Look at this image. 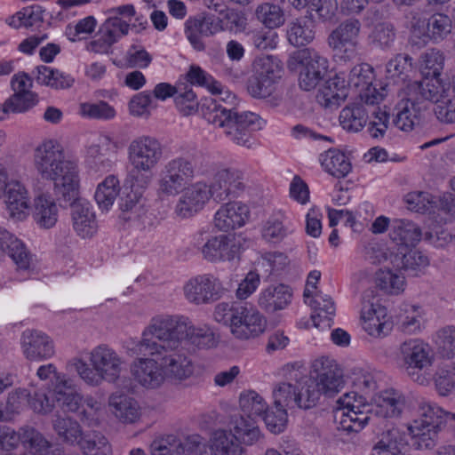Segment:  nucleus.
Listing matches in <instances>:
<instances>
[{
	"label": "nucleus",
	"mask_w": 455,
	"mask_h": 455,
	"mask_svg": "<svg viewBox=\"0 0 455 455\" xmlns=\"http://www.w3.org/2000/svg\"><path fill=\"white\" fill-rule=\"evenodd\" d=\"M154 319L162 325L168 323L170 334H172L176 328L180 329V325L185 326L183 333L179 335L180 344L183 339H188L191 344L201 348H210L217 344L215 334L210 327H195L189 318L184 315H162Z\"/></svg>",
	"instance_id": "nucleus-11"
},
{
	"label": "nucleus",
	"mask_w": 455,
	"mask_h": 455,
	"mask_svg": "<svg viewBox=\"0 0 455 455\" xmlns=\"http://www.w3.org/2000/svg\"><path fill=\"white\" fill-rule=\"evenodd\" d=\"M435 343L442 356L453 357L455 355V326L448 325L439 330L436 332Z\"/></svg>",
	"instance_id": "nucleus-64"
},
{
	"label": "nucleus",
	"mask_w": 455,
	"mask_h": 455,
	"mask_svg": "<svg viewBox=\"0 0 455 455\" xmlns=\"http://www.w3.org/2000/svg\"><path fill=\"white\" fill-rule=\"evenodd\" d=\"M361 21L354 17L343 20L329 34L327 43L335 58L345 62L357 56Z\"/></svg>",
	"instance_id": "nucleus-8"
},
{
	"label": "nucleus",
	"mask_w": 455,
	"mask_h": 455,
	"mask_svg": "<svg viewBox=\"0 0 455 455\" xmlns=\"http://www.w3.org/2000/svg\"><path fill=\"white\" fill-rule=\"evenodd\" d=\"M118 205L122 220L138 222L144 226L147 209L145 207L146 198L143 196V193L123 187L119 194Z\"/></svg>",
	"instance_id": "nucleus-25"
},
{
	"label": "nucleus",
	"mask_w": 455,
	"mask_h": 455,
	"mask_svg": "<svg viewBox=\"0 0 455 455\" xmlns=\"http://www.w3.org/2000/svg\"><path fill=\"white\" fill-rule=\"evenodd\" d=\"M256 20L267 28L275 29L283 26L285 22V15L283 8L273 3H262L254 11Z\"/></svg>",
	"instance_id": "nucleus-47"
},
{
	"label": "nucleus",
	"mask_w": 455,
	"mask_h": 455,
	"mask_svg": "<svg viewBox=\"0 0 455 455\" xmlns=\"http://www.w3.org/2000/svg\"><path fill=\"white\" fill-rule=\"evenodd\" d=\"M52 427L59 438L67 443L79 444L84 436L79 423L69 417H57L52 421Z\"/></svg>",
	"instance_id": "nucleus-51"
},
{
	"label": "nucleus",
	"mask_w": 455,
	"mask_h": 455,
	"mask_svg": "<svg viewBox=\"0 0 455 455\" xmlns=\"http://www.w3.org/2000/svg\"><path fill=\"white\" fill-rule=\"evenodd\" d=\"M371 404H363V408L372 416L379 418H397L403 411L404 397L395 389H386L376 394L371 399Z\"/></svg>",
	"instance_id": "nucleus-21"
},
{
	"label": "nucleus",
	"mask_w": 455,
	"mask_h": 455,
	"mask_svg": "<svg viewBox=\"0 0 455 455\" xmlns=\"http://www.w3.org/2000/svg\"><path fill=\"white\" fill-rule=\"evenodd\" d=\"M403 90L405 105L395 116L393 124L401 131L410 132L421 126L427 112L425 100L432 94L415 83H407Z\"/></svg>",
	"instance_id": "nucleus-7"
},
{
	"label": "nucleus",
	"mask_w": 455,
	"mask_h": 455,
	"mask_svg": "<svg viewBox=\"0 0 455 455\" xmlns=\"http://www.w3.org/2000/svg\"><path fill=\"white\" fill-rule=\"evenodd\" d=\"M323 395L315 379L305 378L296 383L297 407L309 410L316 406L320 397Z\"/></svg>",
	"instance_id": "nucleus-44"
},
{
	"label": "nucleus",
	"mask_w": 455,
	"mask_h": 455,
	"mask_svg": "<svg viewBox=\"0 0 455 455\" xmlns=\"http://www.w3.org/2000/svg\"><path fill=\"white\" fill-rule=\"evenodd\" d=\"M320 161L325 172L337 179L345 178L352 170V164L347 156L335 148H331L321 155Z\"/></svg>",
	"instance_id": "nucleus-41"
},
{
	"label": "nucleus",
	"mask_w": 455,
	"mask_h": 455,
	"mask_svg": "<svg viewBox=\"0 0 455 455\" xmlns=\"http://www.w3.org/2000/svg\"><path fill=\"white\" fill-rule=\"evenodd\" d=\"M420 87L424 90H427L432 95L427 96L425 100L427 110L428 109L431 103L435 104V114L437 119L444 124H451L455 122V94L445 93L446 89L443 85L438 83L436 80H431L430 82H423Z\"/></svg>",
	"instance_id": "nucleus-20"
},
{
	"label": "nucleus",
	"mask_w": 455,
	"mask_h": 455,
	"mask_svg": "<svg viewBox=\"0 0 455 455\" xmlns=\"http://www.w3.org/2000/svg\"><path fill=\"white\" fill-rule=\"evenodd\" d=\"M186 78L190 84L206 87L212 94L222 93L223 88L221 84L198 66L192 65L186 75Z\"/></svg>",
	"instance_id": "nucleus-57"
},
{
	"label": "nucleus",
	"mask_w": 455,
	"mask_h": 455,
	"mask_svg": "<svg viewBox=\"0 0 455 455\" xmlns=\"http://www.w3.org/2000/svg\"><path fill=\"white\" fill-rule=\"evenodd\" d=\"M420 59L422 79L408 81L407 83L421 84L425 81L436 80L440 84H444L445 80L440 77L444 67L445 57L443 52L435 48L427 49L421 54Z\"/></svg>",
	"instance_id": "nucleus-34"
},
{
	"label": "nucleus",
	"mask_w": 455,
	"mask_h": 455,
	"mask_svg": "<svg viewBox=\"0 0 455 455\" xmlns=\"http://www.w3.org/2000/svg\"><path fill=\"white\" fill-rule=\"evenodd\" d=\"M163 154V145L150 136H140L133 140L128 147L131 165L146 171H153L161 161Z\"/></svg>",
	"instance_id": "nucleus-13"
},
{
	"label": "nucleus",
	"mask_w": 455,
	"mask_h": 455,
	"mask_svg": "<svg viewBox=\"0 0 455 455\" xmlns=\"http://www.w3.org/2000/svg\"><path fill=\"white\" fill-rule=\"evenodd\" d=\"M421 235L420 228L411 220H394L391 224L389 236L397 249L414 247L420 240Z\"/></svg>",
	"instance_id": "nucleus-33"
},
{
	"label": "nucleus",
	"mask_w": 455,
	"mask_h": 455,
	"mask_svg": "<svg viewBox=\"0 0 455 455\" xmlns=\"http://www.w3.org/2000/svg\"><path fill=\"white\" fill-rule=\"evenodd\" d=\"M118 185V179L113 175L108 176L98 185L94 198L100 209L108 211L113 205L120 191Z\"/></svg>",
	"instance_id": "nucleus-54"
},
{
	"label": "nucleus",
	"mask_w": 455,
	"mask_h": 455,
	"mask_svg": "<svg viewBox=\"0 0 455 455\" xmlns=\"http://www.w3.org/2000/svg\"><path fill=\"white\" fill-rule=\"evenodd\" d=\"M419 419L414 420V427L418 430L430 428L440 432L445 426L446 411L439 407L437 404L421 401L419 403Z\"/></svg>",
	"instance_id": "nucleus-36"
},
{
	"label": "nucleus",
	"mask_w": 455,
	"mask_h": 455,
	"mask_svg": "<svg viewBox=\"0 0 455 455\" xmlns=\"http://www.w3.org/2000/svg\"><path fill=\"white\" fill-rule=\"evenodd\" d=\"M5 204L10 216L17 220H23L29 207V199L25 187L19 181H11L5 190Z\"/></svg>",
	"instance_id": "nucleus-37"
},
{
	"label": "nucleus",
	"mask_w": 455,
	"mask_h": 455,
	"mask_svg": "<svg viewBox=\"0 0 455 455\" xmlns=\"http://www.w3.org/2000/svg\"><path fill=\"white\" fill-rule=\"evenodd\" d=\"M204 233L199 235L195 246L201 251L203 258L210 262L231 261L238 257L239 245L234 235H219L204 239Z\"/></svg>",
	"instance_id": "nucleus-12"
},
{
	"label": "nucleus",
	"mask_w": 455,
	"mask_h": 455,
	"mask_svg": "<svg viewBox=\"0 0 455 455\" xmlns=\"http://www.w3.org/2000/svg\"><path fill=\"white\" fill-rule=\"evenodd\" d=\"M62 208H71V217L75 231L83 238L92 237L98 229L95 212L92 211L91 204L79 196V188L67 192L65 200L62 196L56 199Z\"/></svg>",
	"instance_id": "nucleus-9"
},
{
	"label": "nucleus",
	"mask_w": 455,
	"mask_h": 455,
	"mask_svg": "<svg viewBox=\"0 0 455 455\" xmlns=\"http://www.w3.org/2000/svg\"><path fill=\"white\" fill-rule=\"evenodd\" d=\"M370 411H347L339 409L335 418L337 422V429L339 431L350 433H358L371 420L369 415Z\"/></svg>",
	"instance_id": "nucleus-42"
},
{
	"label": "nucleus",
	"mask_w": 455,
	"mask_h": 455,
	"mask_svg": "<svg viewBox=\"0 0 455 455\" xmlns=\"http://www.w3.org/2000/svg\"><path fill=\"white\" fill-rule=\"evenodd\" d=\"M291 71H299V84L302 90L311 91L325 78L329 61L313 48H302L292 52L287 60Z\"/></svg>",
	"instance_id": "nucleus-6"
},
{
	"label": "nucleus",
	"mask_w": 455,
	"mask_h": 455,
	"mask_svg": "<svg viewBox=\"0 0 455 455\" xmlns=\"http://www.w3.org/2000/svg\"><path fill=\"white\" fill-rule=\"evenodd\" d=\"M36 80L38 84L50 86L54 89H67L73 85L75 79L58 69H52L47 66L36 68Z\"/></svg>",
	"instance_id": "nucleus-48"
},
{
	"label": "nucleus",
	"mask_w": 455,
	"mask_h": 455,
	"mask_svg": "<svg viewBox=\"0 0 455 455\" xmlns=\"http://www.w3.org/2000/svg\"><path fill=\"white\" fill-rule=\"evenodd\" d=\"M213 165L200 155L180 156L169 160L160 172L157 192L160 196H175L188 180L196 175H211Z\"/></svg>",
	"instance_id": "nucleus-5"
},
{
	"label": "nucleus",
	"mask_w": 455,
	"mask_h": 455,
	"mask_svg": "<svg viewBox=\"0 0 455 455\" xmlns=\"http://www.w3.org/2000/svg\"><path fill=\"white\" fill-rule=\"evenodd\" d=\"M91 362L95 371L103 375L104 380L114 383L121 373L122 360L110 347L100 345L91 353Z\"/></svg>",
	"instance_id": "nucleus-23"
},
{
	"label": "nucleus",
	"mask_w": 455,
	"mask_h": 455,
	"mask_svg": "<svg viewBox=\"0 0 455 455\" xmlns=\"http://www.w3.org/2000/svg\"><path fill=\"white\" fill-rule=\"evenodd\" d=\"M410 450V434L397 427L383 432L379 441L373 447V451L379 455L381 452H387L386 455H405L409 454Z\"/></svg>",
	"instance_id": "nucleus-29"
},
{
	"label": "nucleus",
	"mask_w": 455,
	"mask_h": 455,
	"mask_svg": "<svg viewBox=\"0 0 455 455\" xmlns=\"http://www.w3.org/2000/svg\"><path fill=\"white\" fill-rule=\"evenodd\" d=\"M185 449V441L181 442L172 435L155 440L150 445L152 455H183Z\"/></svg>",
	"instance_id": "nucleus-58"
},
{
	"label": "nucleus",
	"mask_w": 455,
	"mask_h": 455,
	"mask_svg": "<svg viewBox=\"0 0 455 455\" xmlns=\"http://www.w3.org/2000/svg\"><path fill=\"white\" fill-rule=\"evenodd\" d=\"M21 340L23 353L28 360H44L54 355L52 340L42 331L27 330L22 333Z\"/></svg>",
	"instance_id": "nucleus-24"
},
{
	"label": "nucleus",
	"mask_w": 455,
	"mask_h": 455,
	"mask_svg": "<svg viewBox=\"0 0 455 455\" xmlns=\"http://www.w3.org/2000/svg\"><path fill=\"white\" fill-rule=\"evenodd\" d=\"M292 299V290L290 286L279 283L270 285L261 291L259 297V306L268 313L283 310Z\"/></svg>",
	"instance_id": "nucleus-31"
},
{
	"label": "nucleus",
	"mask_w": 455,
	"mask_h": 455,
	"mask_svg": "<svg viewBox=\"0 0 455 455\" xmlns=\"http://www.w3.org/2000/svg\"><path fill=\"white\" fill-rule=\"evenodd\" d=\"M33 219L44 229L55 226L58 220V208L50 196L42 194L35 198Z\"/></svg>",
	"instance_id": "nucleus-39"
},
{
	"label": "nucleus",
	"mask_w": 455,
	"mask_h": 455,
	"mask_svg": "<svg viewBox=\"0 0 455 455\" xmlns=\"http://www.w3.org/2000/svg\"><path fill=\"white\" fill-rule=\"evenodd\" d=\"M224 291L220 280L210 274L191 278L184 286L186 299L196 305L212 303L220 299Z\"/></svg>",
	"instance_id": "nucleus-15"
},
{
	"label": "nucleus",
	"mask_w": 455,
	"mask_h": 455,
	"mask_svg": "<svg viewBox=\"0 0 455 455\" xmlns=\"http://www.w3.org/2000/svg\"><path fill=\"white\" fill-rule=\"evenodd\" d=\"M391 263L395 267L403 270L408 275L417 276L425 269L428 264V259L421 251L407 249H397L396 252L391 253Z\"/></svg>",
	"instance_id": "nucleus-30"
},
{
	"label": "nucleus",
	"mask_w": 455,
	"mask_h": 455,
	"mask_svg": "<svg viewBox=\"0 0 455 455\" xmlns=\"http://www.w3.org/2000/svg\"><path fill=\"white\" fill-rule=\"evenodd\" d=\"M108 404L116 417L124 423H133L140 418L138 402L124 394H113Z\"/></svg>",
	"instance_id": "nucleus-38"
},
{
	"label": "nucleus",
	"mask_w": 455,
	"mask_h": 455,
	"mask_svg": "<svg viewBox=\"0 0 455 455\" xmlns=\"http://www.w3.org/2000/svg\"><path fill=\"white\" fill-rule=\"evenodd\" d=\"M216 455H243L244 449L237 442L232 429H218L213 432L211 441Z\"/></svg>",
	"instance_id": "nucleus-43"
},
{
	"label": "nucleus",
	"mask_w": 455,
	"mask_h": 455,
	"mask_svg": "<svg viewBox=\"0 0 455 455\" xmlns=\"http://www.w3.org/2000/svg\"><path fill=\"white\" fill-rule=\"evenodd\" d=\"M249 208L245 204L228 202L215 213L214 225L219 230L228 232L243 226L249 218Z\"/></svg>",
	"instance_id": "nucleus-26"
},
{
	"label": "nucleus",
	"mask_w": 455,
	"mask_h": 455,
	"mask_svg": "<svg viewBox=\"0 0 455 455\" xmlns=\"http://www.w3.org/2000/svg\"><path fill=\"white\" fill-rule=\"evenodd\" d=\"M309 306L317 312L311 315L314 325L319 327L321 323L326 321L325 325L331 327L332 316L335 315V306L331 297L316 293L315 298L309 301Z\"/></svg>",
	"instance_id": "nucleus-52"
},
{
	"label": "nucleus",
	"mask_w": 455,
	"mask_h": 455,
	"mask_svg": "<svg viewBox=\"0 0 455 455\" xmlns=\"http://www.w3.org/2000/svg\"><path fill=\"white\" fill-rule=\"evenodd\" d=\"M32 396H34V391L20 388H18L8 395L6 403L4 404V409L9 421L13 419L14 415L20 412V410L24 403H27L32 409Z\"/></svg>",
	"instance_id": "nucleus-60"
},
{
	"label": "nucleus",
	"mask_w": 455,
	"mask_h": 455,
	"mask_svg": "<svg viewBox=\"0 0 455 455\" xmlns=\"http://www.w3.org/2000/svg\"><path fill=\"white\" fill-rule=\"evenodd\" d=\"M233 434H235L237 442L251 445L259 438L260 432L253 418L240 416L231 422Z\"/></svg>",
	"instance_id": "nucleus-49"
},
{
	"label": "nucleus",
	"mask_w": 455,
	"mask_h": 455,
	"mask_svg": "<svg viewBox=\"0 0 455 455\" xmlns=\"http://www.w3.org/2000/svg\"><path fill=\"white\" fill-rule=\"evenodd\" d=\"M410 434L411 448L415 450H431L437 442L438 431L430 428L418 430L414 424L408 428Z\"/></svg>",
	"instance_id": "nucleus-59"
},
{
	"label": "nucleus",
	"mask_w": 455,
	"mask_h": 455,
	"mask_svg": "<svg viewBox=\"0 0 455 455\" xmlns=\"http://www.w3.org/2000/svg\"><path fill=\"white\" fill-rule=\"evenodd\" d=\"M153 171L142 170L138 166H132L124 180V188L144 193L152 180Z\"/></svg>",
	"instance_id": "nucleus-63"
},
{
	"label": "nucleus",
	"mask_w": 455,
	"mask_h": 455,
	"mask_svg": "<svg viewBox=\"0 0 455 455\" xmlns=\"http://www.w3.org/2000/svg\"><path fill=\"white\" fill-rule=\"evenodd\" d=\"M232 315L231 331L238 339H247L261 334L266 328V319L251 306L236 305Z\"/></svg>",
	"instance_id": "nucleus-17"
},
{
	"label": "nucleus",
	"mask_w": 455,
	"mask_h": 455,
	"mask_svg": "<svg viewBox=\"0 0 455 455\" xmlns=\"http://www.w3.org/2000/svg\"><path fill=\"white\" fill-rule=\"evenodd\" d=\"M0 251L7 253L20 270L30 267L31 255L25 244L14 235L4 228H0Z\"/></svg>",
	"instance_id": "nucleus-32"
},
{
	"label": "nucleus",
	"mask_w": 455,
	"mask_h": 455,
	"mask_svg": "<svg viewBox=\"0 0 455 455\" xmlns=\"http://www.w3.org/2000/svg\"><path fill=\"white\" fill-rule=\"evenodd\" d=\"M413 59L407 53H397L386 65L387 78L395 84L406 83L412 71Z\"/></svg>",
	"instance_id": "nucleus-45"
},
{
	"label": "nucleus",
	"mask_w": 455,
	"mask_h": 455,
	"mask_svg": "<svg viewBox=\"0 0 455 455\" xmlns=\"http://www.w3.org/2000/svg\"><path fill=\"white\" fill-rule=\"evenodd\" d=\"M348 82L345 76L336 74L325 81L319 89L317 100L328 108H337L348 95Z\"/></svg>",
	"instance_id": "nucleus-28"
},
{
	"label": "nucleus",
	"mask_w": 455,
	"mask_h": 455,
	"mask_svg": "<svg viewBox=\"0 0 455 455\" xmlns=\"http://www.w3.org/2000/svg\"><path fill=\"white\" fill-rule=\"evenodd\" d=\"M222 23L223 20L210 13L201 12L186 20L185 35L196 51L204 52L205 44L202 37L212 36L217 32L222 31L224 29Z\"/></svg>",
	"instance_id": "nucleus-16"
},
{
	"label": "nucleus",
	"mask_w": 455,
	"mask_h": 455,
	"mask_svg": "<svg viewBox=\"0 0 455 455\" xmlns=\"http://www.w3.org/2000/svg\"><path fill=\"white\" fill-rule=\"evenodd\" d=\"M310 378L315 379L320 391L331 397L344 386L343 371L335 360L321 357L313 363Z\"/></svg>",
	"instance_id": "nucleus-14"
},
{
	"label": "nucleus",
	"mask_w": 455,
	"mask_h": 455,
	"mask_svg": "<svg viewBox=\"0 0 455 455\" xmlns=\"http://www.w3.org/2000/svg\"><path fill=\"white\" fill-rule=\"evenodd\" d=\"M35 165L44 180L54 183V195L56 199L76 188H79V179L76 164L66 159L60 145L56 141L48 140L38 146L34 155Z\"/></svg>",
	"instance_id": "nucleus-4"
},
{
	"label": "nucleus",
	"mask_w": 455,
	"mask_h": 455,
	"mask_svg": "<svg viewBox=\"0 0 455 455\" xmlns=\"http://www.w3.org/2000/svg\"><path fill=\"white\" fill-rule=\"evenodd\" d=\"M314 16L307 14L290 22L287 29V39L295 47L309 44L315 38Z\"/></svg>",
	"instance_id": "nucleus-35"
},
{
	"label": "nucleus",
	"mask_w": 455,
	"mask_h": 455,
	"mask_svg": "<svg viewBox=\"0 0 455 455\" xmlns=\"http://www.w3.org/2000/svg\"><path fill=\"white\" fill-rule=\"evenodd\" d=\"M282 71L279 60L269 55L256 58L252 64V72L273 85L282 77Z\"/></svg>",
	"instance_id": "nucleus-50"
},
{
	"label": "nucleus",
	"mask_w": 455,
	"mask_h": 455,
	"mask_svg": "<svg viewBox=\"0 0 455 455\" xmlns=\"http://www.w3.org/2000/svg\"><path fill=\"white\" fill-rule=\"evenodd\" d=\"M213 168V181L209 186L211 198L217 203H221L225 200H230L232 197H236L239 192L243 191L244 185L243 183V177L241 172L231 169L222 168L216 172Z\"/></svg>",
	"instance_id": "nucleus-18"
},
{
	"label": "nucleus",
	"mask_w": 455,
	"mask_h": 455,
	"mask_svg": "<svg viewBox=\"0 0 455 455\" xmlns=\"http://www.w3.org/2000/svg\"><path fill=\"white\" fill-rule=\"evenodd\" d=\"M79 445L84 455H111L112 449L108 439L100 432L84 435Z\"/></svg>",
	"instance_id": "nucleus-55"
},
{
	"label": "nucleus",
	"mask_w": 455,
	"mask_h": 455,
	"mask_svg": "<svg viewBox=\"0 0 455 455\" xmlns=\"http://www.w3.org/2000/svg\"><path fill=\"white\" fill-rule=\"evenodd\" d=\"M239 403L247 418L260 417L266 412L267 405L263 397L253 390L240 395Z\"/></svg>",
	"instance_id": "nucleus-56"
},
{
	"label": "nucleus",
	"mask_w": 455,
	"mask_h": 455,
	"mask_svg": "<svg viewBox=\"0 0 455 455\" xmlns=\"http://www.w3.org/2000/svg\"><path fill=\"white\" fill-rule=\"evenodd\" d=\"M375 283L385 293L398 295L404 290L405 278L389 268H380L375 274Z\"/></svg>",
	"instance_id": "nucleus-53"
},
{
	"label": "nucleus",
	"mask_w": 455,
	"mask_h": 455,
	"mask_svg": "<svg viewBox=\"0 0 455 455\" xmlns=\"http://www.w3.org/2000/svg\"><path fill=\"white\" fill-rule=\"evenodd\" d=\"M368 118V112L362 103L346 106L339 116L341 127L348 132H360L366 125Z\"/></svg>",
	"instance_id": "nucleus-40"
},
{
	"label": "nucleus",
	"mask_w": 455,
	"mask_h": 455,
	"mask_svg": "<svg viewBox=\"0 0 455 455\" xmlns=\"http://www.w3.org/2000/svg\"><path fill=\"white\" fill-rule=\"evenodd\" d=\"M204 118L216 127L231 142L251 148L255 140L254 132L261 129L260 117L252 112H238L233 108H228L227 103L222 105L216 100H210L203 105Z\"/></svg>",
	"instance_id": "nucleus-3"
},
{
	"label": "nucleus",
	"mask_w": 455,
	"mask_h": 455,
	"mask_svg": "<svg viewBox=\"0 0 455 455\" xmlns=\"http://www.w3.org/2000/svg\"><path fill=\"white\" fill-rule=\"evenodd\" d=\"M430 352V347L418 339L405 340L400 346V359L407 374L420 385L427 381L424 372L432 364Z\"/></svg>",
	"instance_id": "nucleus-10"
},
{
	"label": "nucleus",
	"mask_w": 455,
	"mask_h": 455,
	"mask_svg": "<svg viewBox=\"0 0 455 455\" xmlns=\"http://www.w3.org/2000/svg\"><path fill=\"white\" fill-rule=\"evenodd\" d=\"M167 324L162 325L152 318L142 331L141 339H129L124 341V347L130 356H151L159 359L164 379L183 380L194 371L192 361L180 351L181 344L179 335L183 333L185 326L180 325V329L176 328L170 334Z\"/></svg>",
	"instance_id": "nucleus-1"
},
{
	"label": "nucleus",
	"mask_w": 455,
	"mask_h": 455,
	"mask_svg": "<svg viewBox=\"0 0 455 455\" xmlns=\"http://www.w3.org/2000/svg\"><path fill=\"white\" fill-rule=\"evenodd\" d=\"M175 206V213L181 219H187L199 212L211 199L209 186L203 181H197L182 188Z\"/></svg>",
	"instance_id": "nucleus-19"
},
{
	"label": "nucleus",
	"mask_w": 455,
	"mask_h": 455,
	"mask_svg": "<svg viewBox=\"0 0 455 455\" xmlns=\"http://www.w3.org/2000/svg\"><path fill=\"white\" fill-rule=\"evenodd\" d=\"M131 366L133 379L146 388H157L164 379L159 359L151 356H136Z\"/></svg>",
	"instance_id": "nucleus-22"
},
{
	"label": "nucleus",
	"mask_w": 455,
	"mask_h": 455,
	"mask_svg": "<svg viewBox=\"0 0 455 455\" xmlns=\"http://www.w3.org/2000/svg\"><path fill=\"white\" fill-rule=\"evenodd\" d=\"M20 443L32 455H64L63 448L49 442L39 430L31 426L20 427Z\"/></svg>",
	"instance_id": "nucleus-27"
},
{
	"label": "nucleus",
	"mask_w": 455,
	"mask_h": 455,
	"mask_svg": "<svg viewBox=\"0 0 455 455\" xmlns=\"http://www.w3.org/2000/svg\"><path fill=\"white\" fill-rule=\"evenodd\" d=\"M36 102V94L34 92H27L25 94L14 93L5 100L2 112L3 114L26 112L34 107Z\"/></svg>",
	"instance_id": "nucleus-61"
},
{
	"label": "nucleus",
	"mask_w": 455,
	"mask_h": 455,
	"mask_svg": "<svg viewBox=\"0 0 455 455\" xmlns=\"http://www.w3.org/2000/svg\"><path fill=\"white\" fill-rule=\"evenodd\" d=\"M451 18L444 13L435 12L427 20L425 35L433 43L438 44L451 33Z\"/></svg>",
	"instance_id": "nucleus-46"
},
{
	"label": "nucleus",
	"mask_w": 455,
	"mask_h": 455,
	"mask_svg": "<svg viewBox=\"0 0 455 455\" xmlns=\"http://www.w3.org/2000/svg\"><path fill=\"white\" fill-rule=\"evenodd\" d=\"M374 78L373 68L367 63L355 66L348 75V84L358 91L370 86Z\"/></svg>",
	"instance_id": "nucleus-62"
},
{
	"label": "nucleus",
	"mask_w": 455,
	"mask_h": 455,
	"mask_svg": "<svg viewBox=\"0 0 455 455\" xmlns=\"http://www.w3.org/2000/svg\"><path fill=\"white\" fill-rule=\"evenodd\" d=\"M36 374L42 380L49 379L51 385L48 386L47 392L42 389L33 390L31 403L35 412L45 415L51 413L55 407L60 408L64 412L79 411L83 405V398L72 379L57 372L52 363L40 366Z\"/></svg>",
	"instance_id": "nucleus-2"
}]
</instances>
